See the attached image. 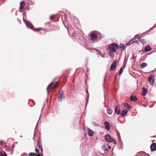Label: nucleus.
I'll return each instance as SVG.
<instances>
[{"label":"nucleus","mask_w":156,"mask_h":156,"mask_svg":"<svg viewBox=\"0 0 156 156\" xmlns=\"http://www.w3.org/2000/svg\"><path fill=\"white\" fill-rule=\"evenodd\" d=\"M139 41L142 44H146V41L144 39L141 38L140 37L138 38Z\"/></svg>","instance_id":"nucleus-19"},{"label":"nucleus","mask_w":156,"mask_h":156,"mask_svg":"<svg viewBox=\"0 0 156 156\" xmlns=\"http://www.w3.org/2000/svg\"><path fill=\"white\" fill-rule=\"evenodd\" d=\"M148 78L149 84L151 85H152L154 81V76L153 74H151L149 76Z\"/></svg>","instance_id":"nucleus-3"},{"label":"nucleus","mask_w":156,"mask_h":156,"mask_svg":"<svg viewBox=\"0 0 156 156\" xmlns=\"http://www.w3.org/2000/svg\"><path fill=\"white\" fill-rule=\"evenodd\" d=\"M134 58V57L133 56V55L131 57V59H133Z\"/></svg>","instance_id":"nucleus-38"},{"label":"nucleus","mask_w":156,"mask_h":156,"mask_svg":"<svg viewBox=\"0 0 156 156\" xmlns=\"http://www.w3.org/2000/svg\"><path fill=\"white\" fill-rule=\"evenodd\" d=\"M25 2H21L20 3V12H23L24 11V7L25 5Z\"/></svg>","instance_id":"nucleus-6"},{"label":"nucleus","mask_w":156,"mask_h":156,"mask_svg":"<svg viewBox=\"0 0 156 156\" xmlns=\"http://www.w3.org/2000/svg\"><path fill=\"white\" fill-rule=\"evenodd\" d=\"M26 24L27 27L30 28H32V24L29 21H26Z\"/></svg>","instance_id":"nucleus-21"},{"label":"nucleus","mask_w":156,"mask_h":156,"mask_svg":"<svg viewBox=\"0 0 156 156\" xmlns=\"http://www.w3.org/2000/svg\"><path fill=\"white\" fill-rule=\"evenodd\" d=\"M43 108H44V107L42 108V109H41V112L42 111Z\"/></svg>","instance_id":"nucleus-43"},{"label":"nucleus","mask_w":156,"mask_h":156,"mask_svg":"<svg viewBox=\"0 0 156 156\" xmlns=\"http://www.w3.org/2000/svg\"><path fill=\"white\" fill-rule=\"evenodd\" d=\"M101 57L102 58H104V57H105L103 55H101Z\"/></svg>","instance_id":"nucleus-40"},{"label":"nucleus","mask_w":156,"mask_h":156,"mask_svg":"<svg viewBox=\"0 0 156 156\" xmlns=\"http://www.w3.org/2000/svg\"><path fill=\"white\" fill-rule=\"evenodd\" d=\"M104 124L105 125V129L108 130H109L110 129V124L108 122H104Z\"/></svg>","instance_id":"nucleus-11"},{"label":"nucleus","mask_w":156,"mask_h":156,"mask_svg":"<svg viewBox=\"0 0 156 156\" xmlns=\"http://www.w3.org/2000/svg\"><path fill=\"white\" fill-rule=\"evenodd\" d=\"M150 148L151 151H155L156 150V144L153 143L150 146Z\"/></svg>","instance_id":"nucleus-12"},{"label":"nucleus","mask_w":156,"mask_h":156,"mask_svg":"<svg viewBox=\"0 0 156 156\" xmlns=\"http://www.w3.org/2000/svg\"><path fill=\"white\" fill-rule=\"evenodd\" d=\"M107 113L109 115H111L112 112V111L110 109L107 108Z\"/></svg>","instance_id":"nucleus-25"},{"label":"nucleus","mask_w":156,"mask_h":156,"mask_svg":"<svg viewBox=\"0 0 156 156\" xmlns=\"http://www.w3.org/2000/svg\"><path fill=\"white\" fill-rule=\"evenodd\" d=\"M140 154H141V153H143H143H144V152H140Z\"/></svg>","instance_id":"nucleus-41"},{"label":"nucleus","mask_w":156,"mask_h":156,"mask_svg":"<svg viewBox=\"0 0 156 156\" xmlns=\"http://www.w3.org/2000/svg\"><path fill=\"white\" fill-rule=\"evenodd\" d=\"M87 94H88V95H89V94L87 93Z\"/></svg>","instance_id":"nucleus-45"},{"label":"nucleus","mask_w":156,"mask_h":156,"mask_svg":"<svg viewBox=\"0 0 156 156\" xmlns=\"http://www.w3.org/2000/svg\"><path fill=\"white\" fill-rule=\"evenodd\" d=\"M133 43V42H132V41L131 40L127 43L126 45H130L131 44Z\"/></svg>","instance_id":"nucleus-31"},{"label":"nucleus","mask_w":156,"mask_h":156,"mask_svg":"<svg viewBox=\"0 0 156 156\" xmlns=\"http://www.w3.org/2000/svg\"><path fill=\"white\" fill-rule=\"evenodd\" d=\"M92 124L94 126H98V125L96 123H95L94 122H93L92 123Z\"/></svg>","instance_id":"nucleus-32"},{"label":"nucleus","mask_w":156,"mask_h":156,"mask_svg":"<svg viewBox=\"0 0 156 156\" xmlns=\"http://www.w3.org/2000/svg\"><path fill=\"white\" fill-rule=\"evenodd\" d=\"M115 48L119 49V46L117 44L114 43L109 44L108 46L107 49L109 51H113L116 52V51Z\"/></svg>","instance_id":"nucleus-1"},{"label":"nucleus","mask_w":156,"mask_h":156,"mask_svg":"<svg viewBox=\"0 0 156 156\" xmlns=\"http://www.w3.org/2000/svg\"><path fill=\"white\" fill-rule=\"evenodd\" d=\"M156 27V24L153 27H151L150 28V29L148 31V32H149L150 31L153 29L154 28H155Z\"/></svg>","instance_id":"nucleus-30"},{"label":"nucleus","mask_w":156,"mask_h":156,"mask_svg":"<svg viewBox=\"0 0 156 156\" xmlns=\"http://www.w3.org/2000/svg\"><path fill=\"white\" fill-rule=\"evenodd\" d=\"M41 156H43L42 153H41Z\"/></svg>","instance_id":"nucleus-44"},{"label":"nucleus","mask_w":156,"mask_h":156,"mask_svg":"<svg viewBox=\"0 0 156 156\" xmlns=\"http://www.w3.org/2000/svg\"><path fill=\"white\" fill-rule=\"evenodd\" d=\"M88 133L90 136H91L94 134L93 131L89 128L88 129Z\"/></svg>","instance_id":"nucleus-22"},{"label":"nucleus","mask_w":156,"mask_h":156,"mask_svg":"<svg viewBox=\"0 0 156 156\" xmlns=\"http://www.w3.org/2000/svg\"><path fill=\"white\" fill-rule=\"evenodd\" d=\"M124 67L123 68H122V67L121 68H120V70H119V75H120L121 73H122V71H123V69L124 68Z\"/></svg>","instance_id":"nucleus-28"},{"label":"nucleus","mask_w":156,"mask_h":156,"mask_svg":"<svg viewBox=\"0 0 156 156\" xmlns=\"http://www.w3.org/2000/svg\"><path fill=\"white\" fill-rule=\"evenodd\" d=\"M115 112L116 114L119 115L120 114V109L118 108V105H116L115 108Z\"/></svg>","instance_id":"nucleus-14"},{"label":"nucleus","mask_w":156,"mask_h":156,"mask_svg":"<svg viewBox=\"0 0 156 156\" xmlns=\"http://www.w3.org/2000/svg\"><path fill=\"white\" fill-rule=\"evenodd\" d=\"M112 142L113 144H116V140L115 139H113L112 138Z\"/></svg>","instance_id":"nucleus-33"},{"label":"nucleus","mask_w":156,"mask_h":156,"mask_svg":"<svg viewBox=\"0 0 156 156\" xmlns=\"http://www.w3.org/2000/svg\"><path fill=\"white\" fill-rule=\"evenodd\" d=\"M114 52L113 51H111V52L110 51H109V55L110 56V57L111 58H113L114 56V52Z\"/></svg>","instance_id":"nucleus-20"},{"label":"nucleus","mask_w":156,"mask_h":156,"mask_svg":"<svg viewBox=\"0 0 156 156\" xmlns=\"http://www.w3.org/2000/svg\"><path fill=\"white\" fill-rule=\"evenodd\" d=\"M127 112V111H126V110L123 109L122 110L121 113V116L122 117H124L126 116Z\"/></svg>","instance_id":"nucleus-10"},{"label":"nucleus","mask_w":156,"mask_h":156,"mask_svg":"<svg viewBox=\"0 0 156 156\" xmlns=\"http://www.w3.org/2000/svg\"><path fill=\"white\" fill-rule=\"evenodd\" d=\"M121 49V50H124V45L122 44H120L119 45V48Z\"/></svg>","instance_id":"nucleus-26"},{"label":"nucleus","mask_w":156,"mask_h":156,"mask_svg":"<svg viewBox=\"0 0 156 156\" xmlns=\"http://www.w3.org/2000/svg\"><path fill=\"white\" fill-rule=\"evenodd\" d=\"M151 47L148 45H147L145 47L144 50L145 52H148L151 50Z\"/></svg>","instance_id":"nucleus-18"},{"label":"nucleus","mask_w":156,"mask_h":156,"mask_svg":"<svg viewBox=\"0 0 156 156\" xmlns=\"http://www.w3.org/2000/svg\"><path fill=\"white\" fill-rule=\"evenodd\" d=\"M57 84H58V83H56L54 85V86L53 87H52V89H54L56 87Z\"/></svg>","instance_id":"nucleus-34"},{"label":"nucleus","mask_w":156,"mask_h":156,"mask_svg":"<svg viewBox=\"0 0 156 156\" xmlns=\"http://www.w3.org/2000/svg\"><path fill=\"white\" fill-rule=\"evenodd\" d=\"M53 18H54V17L53 16H50V19L51 20H52L53 19Z\"/></svg>","instance_id":"nucleus-36"},{"label":"nucleus","mask_w":156,"mask_h":156,"mask_svg":"<svg viewBox=\"0 0 156 156\" xmlns=\"http://www.w3.org/2000/svg\"><path fill=\"white\" fill-rule=\"evenodd\" d=\"M88 101V99L87 98V101H86V106H85V108H86V107H87V104Z\"/></svg>","instance_id":"nucleus-37"},{"label":"nucleus","mask_w":156,"mask_h":156,"mask_svg":"<svg viewBox=\"0 0 156 156\" xmlns=\"http://www.w3.org/2000/svg\"><path fill=\"white\" fill-rule=\"evenodd\" d=\"M65 98V96L63 91L62 90L59 93L58 99L59 101H61L63 99Z\"/></svg>","instance_id":"nucleus-2"},{"label":"nucleus","mask_w":156,"mask_h":156,"mask_svg":"<svg viewBox=\"0 0 156 156\" xmlns=\"http://www.w3.org/2000/svg\"><path fill=\"white\" fill-rule=\"evenodd\" d=\"M147 93V91L145 87H143L141 95L142 96H144Z\"/></svg>","instance_id":"nucleus-13"},{"label":"nucleus","mask_w":156,"mask_h":156,"mask_svg":"<svg viewBox=\"0 0 156 156\" xmlns=\"http://www.w3.org/2000/svg\"><path fill=\"white\" fill-rule=\"evenodd\" d=\"M110 148L111 147L106 144H104L102 146V149L105 151H108Z\"/></svg>","instance_id":"nucleus-4"},{"label":"nucleus","mask_w":156,"mask_h":156,"mask_svg":"<svg viewBox=\"0 0 156 156\" xmlns=\"http://www.w3.org/2000/svg\"><path fill=\"white\" fill-rule=\"evenodd\" d=\"M130 99L131 101L134 102L137 100V97L135 96H131L130 97Z\"/></svg>","instance_id":"nucleus-16"},{"label":"nucleus","mask_w":156,"mask_h":156,"mask_svg":"<svg viewBox=\"0 0 156 156\" xmlns=\"http://www.w3.org/2000/svg\"><path fill=\"white\" fill-rule=\"evenodd\" d=\"M0 156H7V154L4 151H0Z\"/></svg>","instance_id":"nucleus-24"},{"label":"nucleus","mask_w":156,"mask_h":156,"mask_svg":"<svg viewBox=\"0 0 156 156\" xmlns=\"http://www.w3.org/2000/svg\"><path fill=\"white\" fill-rule=\"evenodd\" d=\"M105 140L108 142H111L112 140V138L109 134H107L104 137Z\"/></svg>","instance_id":"nucleus-5"},{"label":"nucleus","mask_w":156,"mask_h":156,"mask_svg":"<svg viewBox=\"0 0 156 156\" xmlns=\"http://www.w3.org/2000/svg\"><path fill=\"white\" fill-rule=\"evenodd\" d=\"M35 152L37 154H39V152L38 150L36 148L35 149Z\"/></svg>","instance_id":"nucleus-35"},{"label":"nucleus","mask_w":156,"mask_h":156,"mask_svg":"<svg viewBox=\"0 0 156 156\" xmlns=\"http://www.w3.org/2000/svg\"><path fill=\"white\" fill-rule=\"evenodd\" d=\"M123 106L125 108L127 109H130L132 108L131 106H129L128 104L126 103H123Z\"/></svg>","instance_id":"nucleus-15"},{"label":"nucleus","mask_w":156,"mask_h":156,"mask_svg":"<svg viewBox=\"0 0 156 156\" xmlns=\"http://www.w3.org/2000/svg\"><path fill=\"white\" fill-rule=\"evenodd\" d=\"M147 64L146 63H143L140 65V66L141 69H143L146 67L147 66Z\"/></svg>","instance_id":"nucleus-23"},{"label":"nucleus","mask_w":156,"mask_h":156,"mask_svg":"<svg viewBox=\"0 0 156 156\" xmlns=\"http://www.w3.org/2000/svg\"><path fill=\"white\" fill-rule=\"evenodd\" d=\"M90 39L92 41H94L97 39V35L95 33H92L90 36Z\"/></svg>","instance_id":"nucleus-8"},{"label":"nucleus","mask_w":156,"mask_h":156,"mask_svg":"<svg viewBox=\"0 0 156 156\" xmlns=\"http://www.w3.org/2000/svg\"><path fill=\"white\" fill-rule=\"evenodd\" d=\"M6 144L3 141H2L0 142V149L1 148V146H5Z\"/></svg>","instance_id":"nucleus-27"},{"label":"nucleus","mask_w":156,"mask_h":156,"mask_svg":"<svg viewBox=\"0 0 156 156\" xmlns=\"http://www.w3.org/2000/svg\"><path fill=\"white\" fill-rule=\"evenodd\" d=\"M23 21H24V22L25 23L26 20H25L24 19H23Z\"/></svg>","instance_id":"nucleus-42"},{"label":"nucleus","mask_w":156,"mask_h":156,"mask_svg":"<svg viewBox=\"0 0 156 156\" xmlns=\"http://www.w3.org/2000/svg\"><path fill=\"white\" fill-rule=\"evenodd\" d=\"M53 83V82L51 83L48 86L47 89V90L48 92V94L49 91L48 90L49 88L52 85V84Z\"/></svg>","instance_id":"nucleus-29"},{"label":"nucleus","mask_w":156,"mask_h":156,"mask_svg":"<svg viewBox=\"0 0 156 156\" xmlns=\"http://www.w3.org/2000/svg\"><path fill=\"white\" fill-rule=\"evenodd\" d=\"M42 30V31L43 32V33H42V34L45 33V32H46V29H44V28H37V29H34V31H39L40 30Z\"/></svg>","instance_id":"nucleus-17"},{"label":"nucleus","mask_w":156,"mask_h":156,"mask_svg":"<svg viewBox=\"0 0 156 156\" xmlns=\"http://www.w3.org/2000/svg\"><path fill=\"white\" fill-rule=\"evenodd\" d=\"M117 62V60H115V61L112 64L110 67V69L112 71H113L115 69L116 67Z\"/></svg>","instance_id":"nucleus-7"},{"label":"nucleus","mask_w":156,"mask_h":156,"mask_svg":"<svg viewBox=\"0 0 156 156\" xmlns=\"http://www.w3.org/2000/svg\"><path fill=\"white\" fill-rule=\"evenodd\" d=\"M37 145L38 148L41 150V153H43V149L42 147V144L41 141H40L39 140L38 141Z\"/></svg>","instance_id":"nucleus-9"},{"label":"nucleus","mask_w":156,"mask_h":156,"mask_svg":"<svg viewBox=\"0 0 156 156\" xmlns=\"http://www.w3.org/2000/svg\"><path fill=\"white\" fill-rule=\"evenodd\" d=\"M98 56L99 57V55H100V56H101V55H101V53L100 52V53H98Z\"/></svg>","instance_id":"nucleus-39"}]
</instances>
